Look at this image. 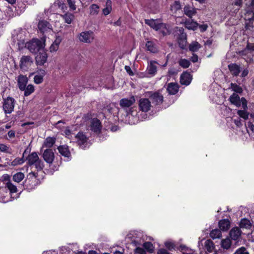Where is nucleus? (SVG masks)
Returning a JSON list of instances; mask_svg holds the SVG:
<instances>
[{"label":"nucleus","mask_w":254,"mask_h":254,"mask_svg":"<svg viewBox=\"0 0 254 254\" xmlns=\"http://www.w3.org/2000/svg\"><path fill=\"white\" fill-rule=\"evenodd\" d=\"M36 54L37 55L35 57V59L37 64L39 65L44 64L47 61V55L44 49L43 48Z\"/></svg>","instance_id":"nucleus-12"},{"label":"nucleus","mask_w":254,"mask_h":254,"mask_svg":"<svg viewBox=\"0 0 254 254\" xmlns=\"http://www.w3.org/2000/svg\"><path fill=\"white\" fill-rule=\"evenodd\" d=\"M254 27V18L252 17L249 19L248 21L246 23V28L247 29L251 30Z\"/></svg>","instance_id":"nucleus-50"},{"label":"nucleus","mask_w":254,"mask_h":254,"mask_svg":"<svg viewBox=\"0 0 254 254\" xmlns=\"http://www.w3.org/2000/svg\"><path fill=\"white\" fill-rule=\"evenodd\" d=\"M38 27L39 30L42 33H44L48 31H50L52 30V26L51 24L45 20H42L39 21Z\"/></svg>","instance_id":"nucleus-17"},{"label":"nucleus","mask_w":254,"mask_h":254,"mask_svg":"<svg viewBox=\"0 0 254 254\" xmlns=\"http://www.w3.org/2000/svg\"><path fill=\"white\" fill-rule=\"evenodd\" d=\"M230 101L232 104L235 105L237 107H240L241 105L243 109H247V101L244 98L240 99L239 95L236 93H233L230 97Z\"/></svg>","instance_id":"nucleus-5"},{"label":"nucleus","mask_w":254,"mask_h":254,"mask_svg":"<svg viewBox=\"0 0 254 254\" xmlns=\"http://www.w3.org/2000/svg\"><path fill=\"white\" fill-rule=\"evenodd\" d=\"M205 250L208 253H211L214 249V245L210 240H207L204 243Z\"/></svg>","instance_id":"nucleus-31"},{"label":"nucleus","mask_w":254,"mask_h":254,"mask_svg":"<svg viewBox=\"0 0 254 254\" xmlns=\"http://www.w3.org/2000/svg\"><path fill=\"white\" fill-rule=\"evenodd\" d=\"M10 193L5 192L2 190L0 192V202L2 203H6L11 200V196H10Z\"/></svg>","instance_id":"nucleus-25"},{"label":"nucleus","mask_w":254,"mask_h":254,"mask_svg":"<svg viewBox=\"0 0 254 254\" xmlns=\"http://www.w3.org/2000/svg\"><path fill=\"white\" fill-rule=\"evenodd\" d=\"M146 50L151 53H156L158 51V47L156 40H148L145 44Z\"/></svg>","instance_id":"nucleus-13"},{"label":"nucleus","mask_w":254,"mask_h":254,"mask_svg":"<svg viewBox=\"0 0 254 254\" xmlns=\"http://www.w3.org/2000/svg\"><path fill=\"white\" fill-rule=\"evenodd\" d=\"M64 132L66 136L70 139H71L73 137L72 135H75L72 133V130L70 129L69 127L66 128Z\"/></svg>","instance_id":"nucleus-54"},{"label":"nucleus","mask_w":254,"mask_h":254,"mask_svg":"<svg viewBox=\"0 0 254 254\" xmlns=\"http://www.w3.org/2000/svg\"><path fill=\"white\" fill-rule=\"evenodd\" d=\"M44 45L45 44L44 42L39 39H35L27 42L25 46L31 53L36 54L44 48Z\"/></svg>","instance_id":"nucleus-1"},{"label":"nucleus","mask_w":254,"mask_h":254,"mask_svg":"<svg viewBox=\"0 0 254 254\" xmlns=\"http://www.w3.org/2000/svg\"><path fill=\"white\" fill-rule=\"evenodd\" d=\"M55 143V138L53 137H48L44 141L43 147H51Z\"/></svg>","instance_id":"nucleus-34"},{"label":"nucleus","mask_w":254,"mask_h":254,"mask_svg":"<svg viewBox=\"0 0 254 254\" xmlns=\"http://www.w3.org/2000/svg\"><path fill=\"white\" fill-rule=\"evenodd\" d=\"M64 22L67 24H70L74 19V16L73 14L70 13H66L61 15Z\"/></svg>","instance_id":"nucleus-30"},{"label":"nucleus","mask_w":254,"mask_h":254,"mask_svg":"<svg viewBox=\"0 0 254 254\" xmlns=\"http://www.w3.org/2000/svg\"><path fill=\"white\" fill-rule=\"evenodd\" d=\"M165 246L170 251L175 249L174 244L172 242L170 241L166 242L165 243Z\"/></svg>","instance_id":"nucleus-55"},{"label":"nucleus","mask_w":254,"mask_h":254,"mask_svg":"<svg viewBox=\"0 0 254 254\" xmlns=\"http://www.w3.org/2000/svg\"><path fill=\"white\" fill-rule=\"evenodd\" d=\"M32 63V59L30 56H23L20 61V67L23 70H27Z\"/></svg>","instance_id":"nucleus-9"},{"label":"nucleus","mask_w":254,"mask_h":254,"mask_svg":"<svg viewBox=\"0 0 254 254\" xmlns=\"http://www.w3.org/2000/svg\"><path fill=\"white\" fill-rule=\"evenodd\" d=\"M24 178V175L21 172L16 173L13 176V180L17 183H19Z\"/></svg>","instance_id":"nucleus-40"},{"label":"nucleus","mask_w":254,"mask_h":254,"mask_svg":"<svg viewBox=\"0 0 254 254\" xmlns=\"http://www.w3.org/2000/svg\"><path fill=\"white\" fill-rule=\"evenodd\" d=\"M191 61L193 63H195V62H197V61H198L197 56L195 54H193L191 58Z\"/></svg>","instance_id":"nucleus-63"},{"label":"nucleus","mask_w":254,"mask_h":254,"mask_svg":"<svg viewBox=\"0 0 254 254\" xmlns=\"http://www.w3.org/2000/svg\"><path fill=\"white\" fill-rule=\"evenodd\" d=\"M178 43L180 47L183 49L187 43V38L186 34L182 33L178 40Z\"/></svg>","instance_id":"nucleus-32"},{"label":"nucleus","mask_w":254,"mask_h":254,"mask_svg":"<svg viewBox=\"0 0 254 254\" xmlns=\"http://www.w3.org/2000/svg\"><path fill=\"white\" fill-rule=\"evenodd\" d=\"M5 188H7L9 191V192L8 193H10V194L12 195V193H15L17 191V189L16 186L14 185L10 181H8L5 183Z\"/></svg>","instance_id":"nucleus-29"},{"label":"nucleus","mask_w":254,"mask_h":254,"mask_svg":"<svg viewBox=\"0 0 254 254\" xmlns=\"http://www.w3.org/2000/svg\"><path fill=\"white\" fill-rule=\"evenodd\" d=\"M22 163L21 162V160L19 159H14L12 162V164L13 165H17V164H21Z\"/></svg>","instance_id":"nucleus-62"},{"label":"nucleus","mask_w":254,"mask_h":254,"mask_svg":"<svg viewBox=\"0 0 254 254\" xmlns=\"http://www.w3.org/2000/svg\"><path fill=\"white\" fill-rule=\"evenodd\" d=\"M231 246V241L230 239L226 238L221 241V246L225 249H228Z\"/></svg>","instance_id":"nucleus-43"},{"label":"nucleus","mask_w":254,"mask_h":254,"mask_svg":"<svg viewBox=\"0 0 254 254\" xmlns=\"http://www.w3.org/2000/svg\"><path fill=\"white\" fill-rule=\"evenodd\" d=\"M240 226L241 228L250 229L251 227V223L247 219H242L240 222Z\"/></svg>","instance_id":"nucleus-39"},{"label":"nucleus","mask_w":254,"mask_h":254,"mask_svg":"<svg viewBox=\"0 0 254 254\" xmlns=\"http://www.w3.org/2000/svg\"><path fill=\"white\" fill-rule=\"evenodd\" d=\"M178 63L179 65L183 68H188L190 65V61L185 59H180Z\"/></svg>","instance_id":"nucleus-46"},{"label":"nucleus","mask_w":254,"mask_h":254,"mask_svg":"<svg viewBox=\"0 0 254 254\" xmlns=\"http://www.w3.org/2000/svg\"><path fill=\"white\" fill-rule=\"evenodd\" d=\"M157 63L155 61H150L148 64L147 71L149 74L154 75L157 72Z\"/></svg>","instance_id":"nucleus-22"},{"label":"nucleus","mask_w":254,"mask_h":254,"mask_svg":"<svg viewBox=\"0 0 254 254\" xmlns=\"http://www.w3.org/2000/svg\"><path fill=\"white\" fill-rule=\"evenodd\" d=\"M28 82L27 77L23 75H20L18 76L17 83L18 86L20 90H24L26 85Z\"/></svg>","instance_id":"nucleus-19"},{"label":"nucleus","mask_w":254,"mask_h":254,"mask_svg":"<svg viewBox=\"0 0 254 254\" xmlns=\"http://www.w3.org/2000/svg\"><path fill=\"white\" fill-rule=\"evenodd\" d=\"M135 253L138 254H146L145 250L139 247H137L135 249Z\"/></svg>","instance_id":"nucleus-57"},{"label":"nucleus","mask_w":254,"mask_h":254,"mask_svg":"<svg viewBox=\"0 0 254 254\" xmlns=\"http://www.w3.org/2000/svg\"><path fill=\"white\" fill-rule=\"evenodd\" d=\"M145 23L156 31L160 30L164 35L166 34L169 32L168 30L166 27V24L163 23H160L157 20L154 19H145Z\"/></svg>","instance_id":"nucleus-3"},{"label":"nucleus","mask_w":254,"mask_h":254,"mask_svg":"<svg viewBox=\"0 0 254 254\" xmlns=\"http://www.w3.org/2000/svg\"><path fill=\"white\" fill-rule=\"evenodd\" d=\"M100 7L96 4H92L89 7L90 14L92 15H97L99 12Z\"/></svg>","instance_id":"nucleus-33"},{"label":"nucleus","mask_w":254,"mask_h":254,"mask_svg":"<svg viewBox=\"0 0 254 254\" xmlns=\"http://www.w3.org/2000/svg\"><path fill=\"white\" fill-rule=\"evenodd\" d=\"M78 38L80 42L91 43L94 39V34L91 31H84L80 33Z\"/></svg>","instance_id":"nucleus-7"},{"label":"nucleus","mask_w":254,"mask_h":254,"mask_svg":"<svg viewBox=\"0 0 254 254\" xmlns=\"http://www.w3.org/2000/svg\"><path fill=\"white\" fill-rule=\"evenodd\" d=\"M200 46L198 42H193L189 46L190 50L192 52L197 51L199 48Z\"/></svg>","instance_id":"nucleus-49"},{"label":"nucleus","mask_w":254,"mask_h":254,"mask_svg":"<svg viewBox=\"0 0 254 254\" xmlns=\"http://www.w3.org/2000/svg\"><path fill=\"white\" fill-rule=\"evenodd\" d=\"M210 236L213 239H219L221 236V232L218 229L212 230L210 233Z\"/></svg>","instance_id":"nucleus-38"},{"label":"nucleus","mask_w":254,"mask_h":254,"mask_svg":"<svg viewBox=\"0 0 254 254\" xmlns=\"http://www.w3.org/2000/svg\"><path fill=\"white\" fill-rule=\"evenodd\" d=\"M76 141L82 149H85L88 145V137L83 132H79L74 135Z\"/></svg>","instance_id":"nucleus-6"},{"label":"nucleus","mask_w":254,"mask_h":254,"mask_svg":"<svg viewBox=\"0 0 254 254\" xmlns=\"http://www.w3.org/2000/svg\"><path fill=\"white\" fill-rule=\"evenodd\" d=\"M242 3V0H235L232 3V5L235 6L234 13H236L240 9Z\"/></svg>","instance_id":"nucleus-47"},{"label":"nucleus","mask_w":254,"mask_h":254,"mask_svg":"<svg viewBox=\"0 0 254 254\" xmlns=\"http://www.w3.org/2000/svg\"><path fill=\"white\" fill-rule=\"evenodd\" d=\"M191 75L188 72L183 73L180 77V82L182 84L188 85L191 82Z\"/></svg>","instance_id":"nucleus-18"},{"label":"nucleus","mask_w":254,"mask_h":254,"mask_svg":"<svg viewBox=\"0 0 254 254\" xmlns=\"http://www.w3.org/2000/svg\"><path fill=\"white\" fill-rule=\"evenodd\" d=\"M139 108L140 111L144 112L149 111L151 107L150 100L147 98H142L139 101Z\"/></svg>","instance_id":"nucleus-10"},{"label":"nucleus","mask_w":254,"mask_h":254,"mask_svg":"<svg viewBox=\"0 0 254 254\" xmlns=\"http://www.w3.org/2000/svg\"><path fill=\"white\" fill-rule=\"evenodd\" d=\"M246 109H244L243 110H238L237 112L238 115L245 120L247 119L249 117V114L247 112Z\"/></svg>","instance_id":"nucleus-48"},{"label":"nucleus","mask_w":254,"mask_h":254,"mask_svg":"<svg viewBox=\"0 0 254 254\" xmlns=\"http://www.w3.org/2000/svg\"><path fill=\"white\" fill-rule=\"evenodd\" d=\"M199 27L200 30V31L203 32L207 30L208 26L206 24H202L199 25Z\"/></svg>","instance_id":"nucleus-58"},{"label":"nucleus","mask_w":254,"mask_h":254,"mask_svg":"<svg viewBox=\"0 0 254 254\" xmlns=\"http://www.w3.org/2000/svg\"><path fill=\"white\" fill-rule=\"evenodd\" d=\"M231 87L233 91L236 92L237 93H240L242 92L243 90L242 88L236 84L231 83Z\"/></svg>","instance_id":"nucleus-53"},{"label":"nucleus","mask_w":254,"mask_h":254,"mask_svg":"<svg viewBox=\"0 0 254 254\" xmlns=\"http://www.w3.org/2000/svg\"><path fill=\"white\" fill-rule=\"evenodd\" d=\"M185 27L189 30H195L198 26V23L192 20H187L184 22Z\"/></svg>","instance_id":"nucleus-24"},{"label":"nucleus","mask_w":254,"mask_h":254,"mask_svg":"<svg viewBox=\"0 0 254 254\" xmlns=\"http://www.w3.org/2000/svg\"><path fill=\"white\" fill-rule=\"evenodd\" d=\"M135 102V98L132 96L129 98H123L120 100V105L123 108H128Z\"/></svg>","instance_id":"nucleus-15"},{"label":"nucleus","mask_w":254,"mask_h":254,"mask_svg":"<svg viewBox=\"0 0 254 254\" xmlns=\"http://www.w3.org/2000/svg\"><path fill=\"white\" fill-rule=\"evenodd\" d=\"M23 91H24V95L28 96L34 92V87L32 84H29L27 87L25 86V88Z\"/></svg>","instance_id":"nucleus-42"},{"label":"nucleus","mask_w":254,"mask_h":254,"mask_svg":"<svg viewBox=\"0 0 254 254\" xmlns=\"http://www.w3.org/2000/svg\"><path fill=\"white\" fill-rule=\"evenodd\" d=\"M228 67L232 75L234 76H237L239 75L240 72V66L238 65L235 64H229Z\"/></svg>","instance_id":"nucleus-27"},{"label":"nucleus","mask_w":254,"mask_h":254,"mask_svg":"<svg viewBox=\"0 0 254 254\" xmlns=\"http://www.w3.org/2000/svg\"><path fill=\"white\" fill-rule=\"evenodd\" d=\"M102 126L100 121L96 119H93L91 123L90 129L96 133H99L101 129Z\"/></svg>","instance_id":"nucleus-16"},{"label":"nucleus","mask_w":254,"mask_h":254,"mask_svg":"<svg viewBox=\"0 0 254 254\" xmlns=\"http://www.w3.org/2000/svg\"><path fill=\"white\" fill-rule=\"evenodd\" d=\"M0 151L8 154H11L12 152V150L9 145L2 143H0Z\"/></svg>","instance_id":"nucleus-41"},{"label":"nucleus","mask_w":254,"mask_h":254,"mask_svg":"<svg viewBox=\"0 0 254 254\" xmlns=\"http://www.w3.org/2000/svg\"><path fill=\"white\" fill-rule=\"evenodd\" d=\"M59 153L63 156L69 158L70 156V153L69 152L68 147L66 145H61L58 147Z\"/></svg>","instance_id":"nucleus-23"},{"label":"nucleus","mask_w":254,"mask_h":254,"mask_svg":"<svg viewBox=\"0 0 254 254\" xmlns=\"http://www.w3.org/2000/svg\"><path fill=\"white\" fill-rule=\"evenodd\" d=\"M68 6L71 10L74 11L76 10V6L75 5V0H66Z\"/></svg>","instance_id":"nucleus-51"},{"label":"nucleus","mask_w":254,"mask_h":254,"mask_svg":"<svg viewBox=\"0 0 254 254\" xmlns=\"http://www.w3.org/2000/svg\"><path fill=\"white\" fill-rule=\"evenodd\" d=\"M28 164L34 165L37 170H41L44 168L43 162L39 159L36 152L30 154L27 158Z\"/></svg>","instance_id":"nucleus-2"},{"label":"nucleus","mask_w":254,"mask_h":254,"mask_svg":"<svg viewBox=\"0 0 254 254\" xmlns=\"http://www.w3.org/2000/svg\"><path fill=\"white\" fill-rule=\"evenodd\" d=\"M234 254H249L245 247H241L234 253Z\"/></svg>","instance_id":"nucleus-56"},{"label":"nucleus","mask_w":254,"mask_h":254,"mask_svg":"<svg viewBox=\"0 0 254 254\" xmlns=\"http://www.w3.org/2000/svg\"><path fill=\"white\" fill-rule=\"evenodd\" d=\"M143 247L149 253H152L154 251V247L150 242H145L143 244Z\"/></svg>","instance_id":"nucleus-44"},{"label":"nucleus","mask_w":254,"mask_h":254,"mask_svg":"<svg viewBox=\"0 0 254 254\" xmlns=\"http://www.w3.org/2000/svg\"><path fill=\"white\" fill-rule=\"evenodd\" d=\"M157 254H169V253L164 249H160L158 250Z\"/></svg>","instance_id":"nucleus-59"},{"label":"nucleus","mask_w":254,"mask_h":254,"mask_svg":"<svg viewBox=\"0 0 254 254\" xmlns=\"http://www.w3.org/2000/svg\"><path fill=\"white\" fill-rule=\"evenodd\" d=\"M243 52L245 55H253L254 54V44H248L247 48Z\"/></svg>","instance_id":"nucleus-36"},{"label":"nucleus","mask_w":254,"mask_h":254,"mask_svg":"<svg viewBox=\"0 0 254 254\" xmlns=\"http://www.w3.org/2000/svg\"><path fill=\"white\" fill-rule=\"evenodd\" d=\"M247 14L253 13V17L254 18V0H252L251 4L246 9Z\"/></svg>","instance_id":"nucleus-52"},{"label":"nucleus","mask_w":254,"mask_h":254,"mask_svg":"<svg viewBox=\"0 0 254 254\" xmlns=\"http://www.w3.org/2000/svg\"><path fill=\"white\" fill-rule=\"evenodd\" d=\"M45 74L44 70H41L38 74L36 75L34 77V81L36 84L41 83L43 81V76Z\"/></svg>","instance_id":"nucleus-28"},{"label":"nucleus","mask_w":254,"mask_h":254,"mask_svg":"<svg viewBox=\"0 0 254 254\" xmlns=\"http://www.w3.org/2000/svg\"><path fill=\"white\" fill-rule=\"evenodd\" d=\"M167 90L169 94L175 95L179 90V86L176 83H170L168 84Z\"/></svg>","instance_id":"nucleus-21"},{"label":"nucleus","mask_w":254,"mask_h":254,"mask_svg":"<svg viewBox=\"0 0 254 254\" xmlns=\"http://www.w3.org/2000/svg\"><path fill=\"white\" fill-rule=\"evenodd\" d=\"M112 2L110 0H107L106 2V7L103 9V13L105 15H108L112 10Z\"/></svg>","instance_id":"nucleus-37"},{"label":"nucleus","mask_w":254,"mask_h":254,"mask_svg":"<svg viewBox=\"0 0 254 254\" xmlns=\"http://www.w3.org/2000/svg\"><path fill=\"white\" fill-rule=\"evenodd\" d=\"M8 136L9 138H13L15 137V132L12 130H10L8 132Z\"/></svg>","instance_id":"nucleus-61"},{"label":"nucleus","mask_w":254,"mask_h":254,"mask_svg":"<svg viewBox=\"0 0 254 254\" xmlns=\"http://www.w3.org/2000/svg\"><path fill=\"white\" fill-rule=\"evenodd\" d=\"M197 8L194 7L193 5L187 4L183 8L184 14L190 18L195 15L197 13Z\"/></svg>","instance_id":"nucleus-11"},{"label":"nucleus","mask_w":254,"mask_h":254,"mask_svg":"<svg viewBox=\"0 0 254 254\" xmlns=\"http://www.w3.org/2000/svg\"><path fill=\"white\" fill-rule=\"evenodd\" d=\"M248 127L252 131L254 132V125L250 121L248 123Z\"/></svg>","instance_id":"nucleus-60"},{"label":"nucleus","mask_w":254,"mask_h":254,"mask_svg":"<svg viewBox=\"0 0 254 254\" xmlns=\"http://www.w3.org/2000/svg\"><path fill=\"white\" fill-rule=\"evenodd\" d=\"M44 160L48 164H52L54 160L55 155L52 149H48L44 150L43 153Z\"/></svg>","instance_id":"nucleus-14"},{"label":"nucleus","mask_w":254,"mask_h":254,"mask_svg":"<svg viewBox=\"0 0 254 254\" xmlns=\"http://www.w3.org/2000/svg\"><path fill=\"white\" fill-rule=\"evenodd\" d=\"M61 43L60 40H56L55 42L52 44V45L50 47V50L51 52H56L58 50L59 48V45Z\"/></svg>","instance_id":"nucleus-45"},{"label":"nucleus","mask_w":254,"mask_h":254,"mask_svg":"<svg viewBox=\"0 0 254 254\" xmlns=\"http://www.w3.org/2000/svg\"><path fill=\"white\" fill-rule=\"evenodd\" d=\"M234 122L237 127H240L242 125L241 120L239 119H235Z\"/></svg>","instance_id":"nucleus-64"},{"label":"nucleus","mask_w":254,"mask_h":254,"mask_svg":"<svg viewBox=\"0 0 254 254\" xmlns=\"http://www.w3.org/2000/svg\"><path fill=\"white\" fill-rule=\"evenodd\" d=\"M181 5L180 2L175 1L170 7V10L173 14L176 13V12L181 9Z\"/></svg>","instance_id":"nucleus-35"},{"label":"nucleus","mask_w":254,"mask_h":254,"mask_svg":"<svg viewBox=\"0 0 254 254\" xmlns=\"http://www.w3.org/2000/svg\"><path fill=\"white\" fill-rule=\"evenodd\" d=\"M219 226L221 230L226 231L230 228V222L228 219L222 220L219 221Z\"/></svg>","instance_id":"nucleus-26"},{"label":"nucleus","mask_w":254,"mask_h":254,"mask_svg":"<svg viewBox=\"0 0 254 254\" xmlns=\"http://www.w3.org/2000/svg\"><path fill=\"white\" fill-rule=\"evenodd\" d=\"M15 104V101L12 97H8L6 99H4L2 107L4 113L6 114H11L13 111Z\"/></svg>","instance_id":"nucleus-4"},{"label":"nucleus","mask_w":254,"mask_h":254,"mask_svg":"<svg viewBox=\"0 0 254 254\" xmlns=\"http://www.w3.org/2000/svg\"><path fill=\"white\" fill-rule=\"evenodd\" d=\"M148 96L152 101V103L156 105H160L163 102V97L162 95L158 92L148 93Z\"/></svg>","instance_id":"nucleus-8"},{"label":"nucleus","mask_w":254,"mask_h":254,"mask_svg":"<svg viewBox=\"0 0 254 254\" xmlns=\"http://www.w3.org/2000/svg\"><path fill=\"white\" fill-rule=\"evenodd\" d=\"M242 232L238 227L232 228L230 231V236L232 240H238L240 238Z\"/></svg>","instance_id":"nucleus-20"}]
</instances>
